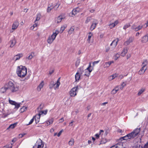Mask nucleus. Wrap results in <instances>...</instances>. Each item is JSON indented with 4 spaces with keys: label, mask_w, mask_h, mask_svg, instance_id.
Segmentation results:
<instances>
[{
    "label": "nucleus",
    "mask_w": 148,
    "mask_h": 148,
    "mask_svg": "<svg viewBox=\"0 0 148 148\" xmlns=\"http://www.w3.org/2000/svg\"><path fill=\"white\" fill-rule=\"evenodd\" d=\"M43 108V106H42V104H40L38 107L37 108V110L38 112L39 111H40Z\"/></svg>",
    "instance_id": "50"
},
{
    "label": "nucleus",
    "mask_w": 148,
    "mask_h": 148,
    "mask_svg": "<svg viewBox=\"0 0 148 148\" xmlns=\"http://www.w3.org/2000/svg\"><path fill=\"white\" fill-rule=\"evenodd\" d=\"M38 141H37L36 142V144H35V145H34L33 148H37V145H38L37 143H38Z\"/></svg>",
    "instance_id": "62"
},
{
    "label": "nucleus",
    "mask_w": 148,
    "mask_h": 148,
    "mask_svg": "<svg viewBox=\"0 0 148 148\" xmlns=\"http://www.w3.org/2000/svg\"><path fill=\"white\" fill-rule=\"evenodd\" d=\"M60 78H59L57 80L56 82L54 84L55 86H54V88L55 90H56V89H58L59 86L60 84Z\"/></svg>",
    "instance_id": "12"
},
{
    "label": "nucleus",
    "mask_w": 148,
    "mask_h": 148,
    "mask_svg": "<svg viewBox=\"0 0 148 148\" xmlns=\"http://www.w3.org/2000/svg\"><path fill=\"white\" fill-rule=\"evenodd\" d=\"M130 23H129L125 24L123 27V29L125 30L127 28L130 27Z\"/></svg>",
    "instance_id": "41"
},
{
    "label": "nucleus",
    "mask_w": 148,
    "mask_h": 148,
    "mask_svg": "<svg viewBox=\"0 0 148 148\" xmlns=\"http://www.w3.org/2000/svg\"><path fill=\"white\" fill-rule=\"evenodd\" d=\"M9 103L10 104H11L12 105H15L16 103V102L15 101H12L11 100H9Z\"/></svg>",
    "instance_id": "48"
},
{
    "label": "nucleus",
    "mask_w": 148,
    "mask_h": 148,
    "mask_svg": "<svg viewBox=\"0 0 148 148\" xmlns=\"http://www.w3.org/2000/svg\"><path fill=\"white\" fill-rule=\"evenodd\" d=\"M74 122V121H72L71 123H70L69 126H72L73 125V123Z\"/></svg>",
    "instance_id": "61"
},
{
    "label": "nucleus",
    "mask_w": 148,
    "mask_h": 148,
    "mask_svg": "<svg viewBox=\"0 0 148 148\" xmlns=\"http://www.w3.org/2000/svg\"><path fill=\"white\" fill-rule=\"evenodd\" d=\"M8 85H5L4 87L2 88L0 90V92L1 93H3L6 92V90L9 88Z\"/></svg>",
    "instance_id": "16"
},
{
    "label": "nucleus",
    "mask_w": 148,
    "mask_h": 148,
    "mask_svg": "<svg viewBox=\"0 0 148 148\" xmlns=\"http://www.w3.org/2000/svg\"><path fill=\"white\" fill-rule=\"evenodd\" d=\"M119 41V39H117L113 40L111 43L110 44V46H112V45H114V47H115L117 44V42Z\"/></svg>",
    "instance_id": "20"
},
{
    "label": "nucleus",
    "mask_w": 148,
    "mask_h": 148,
    "mask_svg": "<svg viewBox=\"0 0 148 148\" xmlns=\"http://www.w3.org/2000/svg\"><path fill=\"white\" fill-rule=\"evenodd\" d=\"M21 104V103H17L16 102L15 104L14 105L15 106V108L18 109L20 107Z\"/></svg>",
    "instance_id": "45"
},
{
    "label": "nucleus",
    "mask_w": 148,
    "mask_h": 148,
    "mask_svg": "<svg viewBox=\"0 0 148 148\" xmlns=\"http://www.w3.org/2000/svg\"><path fill=\"white\" fill-rule=\"evenodd\" d=\"M53 8V7L52 6H48L47 10V11L48 12H50L51 10Z\"/></svg>",
    "instance_id": "44"
},
{
    "label": "nucleus",
    "mask_w": 148,
    "mask_h": 148,
    "mask_svg": "<svg viewBox=\"0 0 148 148\" xmlns=\"http://www.w3.org/2000/svg\"><path fill=\"white\" fill-rule=\"evenodd\" d=\"M98 23V21L96 19H94L90 27V30L92 31L94 29Z\"/></svg>",
    "instance_id": "7"
},
{
    "label": "nucleus",
    "mask_w": 148,
    "mask_h": 148,
    "mask_svg": "<svg viewBox=\"0 0 148 148\" xmlns=\"http://www.w3.org/2000/svg\"><path fill=\"white\" fill-rule=\"evenodd\" d=\"M44 85V82L42 81L41 83L39 84L38 87V90L39 91H40L41 90V89L43 87Z\"/></svg>",
    "instance_id": "21"
},
{
    "label": "nucleus",
    "mask_w": 148,
    "mask_h": 148,
    "mask_svg": "<svg viewBox=\"0 0 148 148\" xmlns=\"http://www.w3.org/2000/svg\"><path fill=\"white\" fill-rule=\"evenodd\" d=\"M146 70L147 68H145V66H143L142 67L138 72L139 74L141 75L143 74Z\"/></svg>",
    "instance_id": "14"
},
{
    "label": "nucleus",
    "mask_w": 148,
    "mask_h": 148,
    "mask_svg": "<svg viewBox=\"0 0 148 148\" xmlns=\"http://www.w3.org/2000/svg\"><path fill=\"white\" fill-rule=\"evenodd\" d=\"M90 63L89 66L87 68L86 70H85V72H86L87 71H88V73L84 74V75L86 76L87 77H89L90 75V72L92 71V70L91 69H90L89 68L90 67Z\"/></svg>",
    "instance_id": "11"
},
{
    "label": "nucleus",
    "mask_w": 148,
    "mask_h": 148,
    "mask_svg": "<svg viewBox=\"0 0 148 148\" xmlns=\"http://www.w3.org/2000/svg\"><path fill=\"white\" fill-rule=\"evenodd\" d=\"M92 19V17L90 16L87 17L86 18V20L85 21V23L86 24L88 23Z\"/></svg>",
    "instance_id": "33"
},
{
    "label": "nucleus",
    "mask_w": 148,
    "mask_h": 148,
    "mask_svg": "<svg viewBox=\"0 0 148 148\" xmlns=\"http://www.w3.org/2000/svg\"><path fill=\"white\" fill-rule=\"evenodd\" d=\"M39 142L40 143V144H39L37 145V148H42L44 146V144L42 143V141L41 140H39Z\"/></svg>",
    "instance_id": "24"
},
{
    "label": "nucleus",
    "mask_w": 148,
    "mask_h": 148,
    "mask_svg": "<svg viewBox=\"0 0 148 148\" xmlns=\"http://www.w3.org/2000/svg\"><path fill=\"white\" fill-rule=\"evenodd\" d=\"M40 116L39 115L37 114L34 116V119H35L36 123H37L39 122Z\"/></svg>",
    "instance_id": "19"
},
{
    "label": "nucleus",
    "mask_w": 148,
    "mask_h": 148,
    "mask_svg": "<svg viewBox=\"0 0 148 148\" xmlns=\"http://www.w3.org/2000/svg\"><path fill=\"white\" fill-rule=\"evenodd\" d=\"M60 123H62V122L64 121V119L63 118H61L60 119Z\"/></svg>",
    "instance_id": "64"
},
{
    "label": "nucleus",
    "mask_w": 148,
    "mask_h": 148,
    "mask_svg": "<svg viewBox=\"0 0 148 148\" xmlns=\"http://www.w3.org/2000/svg\"><path fill=\"white\" fill-rule=\"evenodd\" d=\"M134 40V38L132 36L130 37L129 38L127 39L124 43V45L125 46H127L129 45L130 43L132 42Z\"/></svg>",
    "instance_id": "8"
},
{
    "label": "nucleus",
    "mask_w": 148,
    "mask_h": 148,
    "mask_svg": "<svg viewBox=\"0 0 148 148\" xmlns=\"http://www.w3.org/2000/svg\"><path fill=\"white\" fill-rule=\"evenodd\" d=\"M144 26L139 25L136 26L135 23L133 24L131 27V29L134 30L135 31H137L141 29Z\"/></svg>",
    "instance_id": "6"
},
{
    "label": "nucleus",
    "mask_w": 148,
    "mask_h": 148,
    "mask_svg": "<svg viewBox=\"0 0 148 148\" xmlns=\"http://www.w3.org/2000/svg\"><path fill=\"white\" fill-rule=\"evenodd\" d=\"M92 36V34L91 32H89V35L88 36V39L87 40V41L89 43H90V40Z\"/></svg>",
    "instance_id": "27"
},
{
    "label": "nucleus",
    "mask_w": 148,
    "mask_h": 148,
    "mask_svg": "<svg viewBox=\"0 0 148 148\" xmlns=\"http://www.w3.org/2000/svg\"><path fill=\"white\" fill-rule=\"evenodd\" d=\"M65 17L64 14H62L58 16L57 19L56 20V22L57 23H59L60 22L62 19L64 18Z\"/></svg>",
    "instance_id": "9"
},
{
    "label": "nucleus",
    "mask_w": 148,
    "mask_h": 148,
    "mask_svg": "<svg viewBox=\"0 0 148 148\" xmlns=\"http://www.w3.org/2000/svg\"><path fill=\"white\" fill-rule=\"evenodd\" d=\"M80 63V60H77L76 62L75 65L76 66H77L79 65Z\"/></svg>",
    "instance_id": "55"
},
{
    "label": "nucleus",
    "mask_w": 148,
    "mask_h": 148,
    "mask_svg": "<svg viewBox=\"0 0 148 148\" xmlns=\"http://www.w3.org/2000/svg\"><path fill=\"white\" fill-rule=\"evenodd\" d=\"M74 143V139L73 138H71L70 140L69 141L68 143V144L70 146H72L73 145Z\"/></svg>",
    "instance_id": "34"
},
{
    "label": "nucleus",
    "mask_w": 148,
    "mask_h": 148,
    "mask_svg": "<svg viewBox=\"0 0 148 148\" xmlns=\"http://www.w3.org/2000/svg\"><path fill=\"white\" fill-rule=\"evenodd\" d=\"M108 130H106V131L105 133H104V135H105V136H106L107 135V134H108Z\"/></svg>",
    "instance_id": "63"
},
{
    "label": "nucleus",
    "mask_w": 148,
    "mask_h": 148,
    "mask_svg": "<svg viewBox=\"0 0 148 148\" xmlns=\"http://www.w3.org/2000/svg\"><path fill=\"white\" fill-rule=\"evenodd\" d=\"M109 26H110V28L111 29L113 28L115 26V24H113L112 23L109 24Z\"/></svg>",
    "instance_id": "53"
},
{
    "label": "nucleus",
    "mask_w": 148,
    "mask_h": 148,
    "mask_svg": "<svg viewBox=\"0 0 148 148\" xmlns=\"http://www.w3.org/2000/svg\"><path fill=\"white\" fill-rule=\"evenodd\" d=\"M99 62V61H94L93 63V65H94L95 64H96L98 63Z\"/></svg>",
    "instance_id": "59"
},
{
    "label": "nucleus",
    "mask_w": 148,
    "mask_h": 148,
    "mask_svg": "<svg viewBox=\"0 0 148 148\" xmlns=\"http://www.w3.org/2000/svg\"><path fill=\"white\" fill-rule=\"evenodd\" d=\"M41 15L40 13L36 15V19L35 21V22H36L37 21H38L40 20V18Z\"/></svg>",
    "instance_id": "36"
},
{
    "label": "nucleus",
    "mask_w": 148,
    "mask_h": 148,
    "mask_svg": "<svg viewBox=\"0 0 148 148\" xmlns=\"http://www.w3.org/2000/svg\"><path fill=\"white\" fill-rule=\"evenodd\" d=\"M83 71V69L82 68H80L79 69L77 73H78L79 74L81 75L82 74Z\"/></svg>",
    "instance_id": "38"
},
{
    "label": "nucleus",
    "mask_w": 148,
    "mask_h": 148,
    "mask_svg": "<svg viewBox=\"0 0 148 148\" xmlns=\"http://www.w3.org/2000/svg\"><path fill=\"white\" fill-rule=\"evenodd\" d=\"M147 63L148 62L147 60H144L143 62L142 63V65L143 66H146L147 65Z\"/></svg>",
    "instance_id": "42"
},
{
    "label": "nucleus",
    "mask_w": 148,
    "mask_h": 148,
    "mask_svg": "<svg viewBox=\"0 0 148 148\" xmlns=\"http://www.w3.org/2000/svg\"><path fill=\"white\" fill-rule=\"evenodd\" d=\"M117 76V75L116 74H115L112 75H111L108 77V80L109 81H111L114 79Z\"/></svg>",
    "instance_id": "25"
},
{
    "label": "nucleus",
    "mask_w": 148,
    "mask_h": 148,
    "mask_svg": "<svg viewBox=\"0 0 148 148\" xmlns=\"http://www.w3.org/2000/svg\"><path fill=\"white\" fill-rule=\"evenodd\" d=\"M114 63V61H113L108 62H106V64L108 65V66H110L112 63Z\"/></svg>",
    "instance_id": "49"
},
{
    "label": "nucleus",
    "mask_w": 148,
    "mask_h": 148,
    "mask_svg": "<svg viewBox=\"0 0 148 148\" xmlns=\"http://www.w3.org/2000/svg\"><path fill=\"white\" fill-rule=\"evenodd\" d=\"M104 132V131L103 130H100L99 132V134H97L95 135V136L96 137V138L98 139L99 137V135H102Z\"/></svg>",
    "instance_id": "23"
},
{
    "label": "nucleus",
    "mask_w": 148,
    "mask_h": 148,
    "mask_svg": "<svg viewBox=\"0 0 148 148\" xmlns=\"http://www.w3.org/2000/svg\"><path fill=\"white\" fill-rule=\"evenodd\" d=\"M16 73L18 77H23L26 75L27 69L25 66L21 65L18 67Z\"/></svg>",
    "instance_id": "2"
},
{
    "label": "nucleus",
    "mask_w": 148,
    "mask_h": 148,
    "mask_svg": "<svg viewBox=\"0 0 148 148\" xmlns=\"http://www.w3.org/2000/svg\"><path fill=\"white\" fill-rule=\"evenodd\" d=\"M140 131V128H137L126 135L121 137L120 139L121 141H122L123 140H129L130 139H133L138 135Z\"/></svg>",
    "instance_id": "1"
},
{
    "label": "nucleus",
    "mask_w": 148,
    "mask_h": 148,
    "mask_svg": "<svg viewBox=\"0 0 148 148\" xmlns=\"http://www.w3.org/2000/svg\"><path fill=\"white\" fill-rule=\"evenodd\" d=\"M145 91V89L144 88H142L139 90L138 91V95H140L144 91Z\"/></svg>",
    "instance_id": "31"
},
{
    "label": "nucleus",
    "mask_w": 148,
    "mask_h": 148,
    "mask_svg": "<svg viewBox=\"0 0 148 148\" xmlns=\"http://www.w3.org/2000/svg\"><path fill=\"white\" fill-rule=\"evenodd\" d=\"M66 27V26L64 25L61 27L60 29V32L61 33L63 32V31L65 29Z\"/></svg>",
    "instance_id": "35"
},
{
    "label": "nucleus",
    "mask_w": 148,
    "mask_h": 148,
    "mask_svg": "<svg viewBox=\"0 0 148 148\" xmlns=\"http://www.w3.org/2000/svg\"><path fill=\"white\" fill-rule=\"evenodd\" d=\"M53 122V119H50L46 122L47 125H50V124L52 123Z\"/></svg>",
    "instance_id": "39"
},
{
    "label": "nucleus",
    "mask_w": 148,
    "mask_h": 148,
    "mask_svg": "<svg viewBox=\"0 0 148 148\" xmlns=\"http://www.w3.org/2000/svg\"><path fill=\"white\" fill-rule=\"evenodd\" d=\"M54 71V69H52L51 70H50L49 71V74L50 75L52 74Z\"/></svg>",
    "instance_id": "56"
},
{
    "label": "nucleus",
    "mask_w": 148,
    "mask_h": 148,
    "mask_svg": "<svg viewBox=\"0 0 148 148\" xmlns=\"http://www.w3.org/2000/svg\"><path fill=\"white\" fill-rule=\"evenodd\" d=\"M34 117H33V118L32 119L30 120V121H29V123L27 124L26 125H30L32 124V123L34 121Z\"/></svg>",
    "instance_id": "47"
},
{
    "label": "nucleus",
    "mask_w": 148,
    "mask_h": 148,
    "mask_svg": "<svg viewBox=\"0 0 148 148\" xmlns=\"http://www.w3.org/2000/svg\"><path fill=\"white\" fill-rule=\"evenodd\" d=\"M74 30V28L73 27H71L68 31V33L70 34H72Z\"/></svg>",
    "instance_id": "37"
},
{
    "label": "nucleus",
    "mask_w": 148,
    "mask_h": 148,
    "mask_svg": "<svg viewBox=\"0 0 148 148\" xmlns=\"http://www.w3.org/2000/svg\"><path fill=\"white\" fill-rule=\"evenodd\" d=\"M141 42L143 43H146L148 41V34L143 36L142 38Z\"/></svg>",
    "instance_id": "13"
},
{
    "label": "nucleus",
    "mask_w": 148,
    "mask_h": 148,
    "mask_svg": "<svg viewBox=\"0 0 148 148\" xmlns=\"http://www.w3.org/2000/svg\"><path fill=\"white\" fill-rule=\"evenodd\" d=\"M17 123H15L13 124H12L10 125L9 127L7 128L8 129L9 128H11L13 129L17 125Z\"/></svg>",
    "instance_id": "28"
},
{
    "label": "nucleus",
    "mask_w": 148,
    "mask_h": 148,
    "mask_svg": "<svg viewBox=\"0 0 148 148\" xmlns=\"http://www.w3.org/2000/svg\"><path fill=\"white\" fill-rule=\"evenodd\" d=\"M148 148V142H147L145 145L142 147L141 146V148Z\"/></svg>",
    "instance_id": "54"
},
{
    "label": "nucleus",
    "mask_w": 148,
    "mask_h": 148,
    "mask_svg": "<svg viewBox=\"0 0 148 148\" xmlns=\"http://www.w3.org/2000/svg\"><path fill=\"white\" fill-rule=\"evenodd\" d=\"M23 56V54L22 53H20L15 56L12 58L15 61L19 60Z\"/></svg>",
    "instance_id": "10"
},
{
    "label": "nucleus",
    "mask_w": 148,
    "mask_h": 148,
    "mask_svg": "<svg viewBox=\"0 0 148 148\" xmlns=\"http://www.w3.org/2000/svg\"><path fill=\"white\" fill-rule=\"evenodd\" d=\"M19 25V23L17 21L14 22L12 26V29H15L18 27Z\"/></svg>",
    "instance_id": "15"
},
{
    "label": "nucleus",
    "mask_w": 148,
    "mask_h": 148,
    "mask_svg": "<svg viewBox=\"0 0 148 148\" xmlns=\"http://www.w3.org/2000/svg\"><path fill=\"white\" fill-rule=\"evenodd\" d=\"M62 131L63 130H62L61 131H60V132L58 133L57 135V136L58 137H59L60 136Z\"/></svg>",
    "instance_id": "57"
},
{
    "label": "nucleus",
    "mask_w": 148,
    "mask_h": 148,
    "mask_svg": "<svg viewBox=\"0 0 148 148\" xmlns=\"http://www.w3.org/2000/svg\"><path fill=\"white\" fill-rule=\"evenodd\" d=\"M16 42V41L15 39H13L12 40L10 41V47H12L15 45Z\"/></svg>",
    "instance_id": "18"
},
{
    "label": "nucleus",
    "mask_w": 148,
    "mask_h": 148,
    "mask_svg": "<svg viewBox=\"0 0 148 148\" xmlns=\"http://www.w3.org/2000/svg\"><path fill=\"white\" fill-rule=\"evenodd\" d=\"M80 77V75L77 73L75 76V81H78L79 80Z\"/></svg>",
    "instance_id": "26"
},
{
    "label": "nucleus",
    "mask_w": 148,
    "mask_h": 148,
    "mask_svg": "<svg viewBox=\"0 0 148 148\" xmlns=\"http://www.w3.org/2000/svg\"><path fill=\"white\" fill-rule=\"evenodd\" d=\"M37 26V24L35 22V24H34L33 26H32L31 27V29H33L35 27H36Z\"/></svg>",
    "instance_id": "52"
},
{
    "label": "nucleus",
    "mask_w": 148,
    "mask_h": 148,
    "mask_svg": "<svg viewBox=\"0 0 148 148\" xmlns=\"http://www.w3.org/2000/svg\"><path fill=\"white\" fill-rule=\"evenodd\" d=\"M78 87H76L73 88L69 92V94L71 97H75L77 95V92L78 89Z\"/></svg>",
    "instance_id": "5"
},
{
    "label": "nucleus",
    "mask_w": 148,
    "mask_h": 148,
    "mask_svg": "<svg viewBox=\"0 0 148 148\" xmlns=\"http://www.w3.org/2000/svg\"><path fill=\"white\" fill-rule=\"evenodd\" d=\"M8 88L12 92H15L19 91L20 87L19 84L13 83L12 81L8 83Z\"/></svg>",
    "instance_id": "3"
},
{
    "label": "nucleus",
    "mask_w": 148,
    "mask_h": 148,
    "mask_svg": "<svg viewBox=\"0 0 148 148\" xmlns=\"http://www.w3.org/2000/svg\"><path fill=\"white\" fill-rule=\"evenodd\" d=\"M119 90V89H117V88H115V89H113L111 92V93L112 94H114Z\"/></svg>",
    "instance_id": "30"
},
{
    "label": "nucleus",
    "mask_w": 148,
    "mask_h": 148,
    "mask_svg": "<svg viewBox=\"0 0 148 148\" xmlns=\"http://www.w3.org/2000/svg\"><path fill=\"white\" fill-rule=\"evenodd\" d=\"M49 88H52L53 86H55L53 82H51L50 84L49 85Z\"/></svg>",
    "instance_id": "43"
},
{
    "label": "nucleus",
    "mask_w": 148,
    "mask_h": 148,
    "mask_svg": "<svg viewBox=\"0 0 148 148\" xmlns=\"http://www.w3.org/2000/svg\"><path fill=\"white\" fill-rule=\"evenodd\" d=\"M27 109V107L25 106H23L21 109V112H23L26 110Z\"/></svg>",
    "instance_id": "46"
},
{
    "label": "nucleus",
    "mask_w": 148,
    "mask_h": 148,
    "mask_svg": "<svg viewBox=\"0 0 148 148\" xmlns=\"http://www.w3.org/2000/svg\"><path fill=\"white\" fill-rule=\"evenodd\" d=\"M127 52V47L123 48V49L121 53V55L123 57L125 56Z\"/></svg>",
    "instance_id": "17"
},
{
    "label": "nucleus",
    "mask_w": 148,
    "mask_h": 148,
    "mask_svg": "<svg viewBox=\"0 0 148 148\" xmlns=\"http://www.w3.org/2000/svg\"><path fill=\"white\" fill-rule=\"evenodd\" d=\"M78 12V11L77 10V9H75L73 10L71 13L72 15H75Z\"/></svg>",
    "instance_id": "29"
},
{
    "label": "nucleus",
    "mask_w": 148,
    "mask_h": 148,
    "mask_svg": "<svg viewBox=\"0 0 148 148\" xmlns=\"http://www.w3.org/2000/svg\"><path fill=\"white\" fill-rule=\"evenodd\" d=\"M58 33V32L57 31L55 33H53L51 36H49L47 40V42L49 44L52 43L53 40L55 39Z\"/></svg>",
    "instance_id": "4"
},
{
    "label": "nucleus",
    "mask_w": 148,
    "mask_h": 148,
    "mask_svg": "<svg viewBox=\"0 0 148 148\" xmlns=\"http://www.w3.org/2000/svg\"><path fill=\"white\" fill-rule=\"evenodd\" d=\"M47 110H45L44 111H38V115H39L40 116H41L42 115H43L44 114V115H45L47 114Z\"/></svg>",
    "instance_id": "22"
},
{
    "label": "nucleus",
    "mask_w": 148,
    "mask_h": 148,
    "mask_svg": "<svg viewBox=\"0 0 148 148\" xmlns=\"http://www.w3.org/2000/svg\"><path fill=\"white\" fill-rule=\"evenodd\" d=\"M60 5V4H58V3H56V5H55L53 7V8L54 9V10H57L58 9V8L59 7Z\"/></svg>",
    "instance_id": "40"
},
{
    "label": "nucleus",
    "mask_w": 148,
    "mask_h": 148,
    "mask_svg": "<svg viewBox=\"0 0 148 148\" xmlns=\"http://www.w3.org/2000/svg\"><path fill=\"white\" fill-rule=\"evenodd\" d=\"M118 23V21L116 20V21H115L113 23H112L113 24H115V26L116 25H117Z\"/></svg>",
    "instance_id": "58"
},
{
    "label": "nucleus",
    "mask_w": 148,
    "mask_h": 148,
    "mask_svg": "<svg viewBox=\"0 0 148 148\" xmlns=\"http://www.w3.org/2000/svg\"><path fill=\"white\" fill-rule=\"evenodd\" d=\"M106 142L107 141L106 140H103L101 141L99 145H100L101 144H105Z\"/></svg>",
    "instance_id": "51"
},
{
    "label": "nucleus",
    "mask_w": 148,
    "mask_h": 148,
    "mask_svg": "<svg viewBox=\"0 0 148 148\" xmlns=\"http://www.w3.org/2000/svg\"><path fill=\"white\" fill-rule=\"evenodd\" d=\"M34 54V53L32 52L31 54L28 57L26 58V59L28 60L31 59L33 58Z\"/></svg>",
    "instance_id": "32"
},
{
    "label": "nucleus",
    "mask_w": 148,
    "mask_h": 148,
    "mask_svg": "<svg viewBox=\"0 0 148 148\" xmlns=\"http://www.w3.org/2000/svg\"><path fill=\"white\" fill-rule=\"evenodd\" d=\"M143 26L145 28L146 27L148 26V21H147V23H145Z\"/></svg>",
    "instance_id": "60"
}]
</instances>
